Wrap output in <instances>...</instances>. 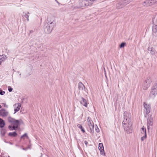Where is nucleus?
<instances>
[{"label":"nucleus","mask_w":157,"mask_h":157,"mask_svg":"<svg viewBox=\"0 0 157 157\" xmlns=\"http://www.w3.org/2000/svg\"><path fill=\"white\" fill-rule=\"evenodd\" d=\"M124 119L122 124L124 129L127 133L132 132V123L131 119V114L130 113L125 112L124 113Z\"/></svg>","instance_id":"obj_1"},{"label":"nucleus","mask_w":157,"mask_h":157,"mask_svg":"<svg viewBox=\"0 0 157 157\" xmlns=\"http://www.w3.org/2000/svg\"><path fill=\"white\" fill-rule=\"evenodd\" d=\"M144 106L145 109L146 114L145 115V117H147V129L149 130L150 129L152 128L153 123V118L151 114L150 113L151 109L150 105L144 102Z\"/></svg>","instance_id":"obj_2"},{"label":"nucleus","mask_w":157,"mask_h":157,"mask_svg":"<svg viewBox=\"0 0 157 157\" xmlns=\"http://www.w3.org/2000/svg\"><path fill=\"white\" fill-rule=\"evenodd\" d=\"M55 25L54 20L52 17H49L47 18L46 22L44 26L45 33L49 34L52 32Z\"/></svg>","instance_id":"obj_3"},{"label":"nucleus","mask_w":157,"mask_h":157,"mask_svg":"<svg viewBox=\"0 0 157 157\" xmlns=\"http://www.w3.org/2000/svg\"><path fill=\"white\" fill-rule=\"evenodd\" d=\"M151 82V79L150 77L147 78L144 82L142 88L144 90H146L149 87Z\"/></svg>","instance_id":"obj_4"},{"label":"nucleus","mask_w":157,"mask_h":157,"mask_svg":"<svg viewBox=\"0 0 157 157\" xmlns=\"http://www.w3.org/2000/svg\"><path fill=\"white\" fill-rule=\"evenodd\" d=\"M87 121L88 125L90 128V130H89V131L91 133L93 134L94 132V123L92 120L89 117H87Z\"/></svg>","instance_id":"obj_5"},{"label":"nucleus","mask_w":157,"mask_h":157,"mask_svg":"<svg viewBox=\"0 0 157 157\" xmlns=\"http://www.w3.org/2000/svg\"><path fill=\"white\" fill-rule=\"evenodd\" d=\"M130 2V0H121V2L117 4V8L118 9L122 8Z\"/></svg>","instance_id":"obj_6"},{"label":"nucleus","mask_w":157,"mask_h":157,"mask_svg":"<svg viewBox=\"0 0 157 157\" xmlns=\"http://www.w3.org/2000/svg\"><path fill=\"white\" fill-rule=\"evenodd\" d=\"M157 94V86L153 87L149 94V97L151 99H154Z\"/></svg>","instance_id":"obj_7"},{"label":"nucleus","mask_w":157,"mask_h":157,"mask_svg":"<svg viewBox=\"0 0 157 157\" xmlns=\"http://www.w3.org/2000/svg\"><path fill=\"white\" fill-rule=\"evenodd\" d=\"M97 0H82V3L83 4V5L81 6H90L93 3L94 1H95Z\"/></svg>","instance_id":"obj_8"},{"label":"nucleus","mask_w":157,"mask_h":157,"mask_svg":"<svg viewBox=\"0 0 157 157\" xmlns=\"http://www.w3.org/2000/svg\"><path fill=\"white\" fill-rule=\"evenodd\" d=\"M8 121L11 124H19V121L18 120H16L14 118L9 117L8 118Z\"/></svg>","instance_id":"obj_9"},{"label":"nucleus","mask_w":157,"mask_h":157,"mask_svg":"<svg viewBox=\"0 0 157 157\" xmlns=\"http://www.w3.org/2000/svg\"><path fill=\"white\" fill-rule=\"evenodd\" d=\"M21 105L19 103H17L14 105L13 106L14 107V113H15L17 112L18 111L21 107Z\"/></svg>","instance_id":"obj_10"},{"label":"nucleus","mask_w":157,"mask_h":157,"mask_svg":"<svg viewBox=\"0 0 157 157\" xmlns=\"http://www.w3.org/2000/svg\"><path fill=\"white\" fill-rule=\"evenodd\" d=\"M9 114L8 111L4 109H1V116L2 117H6Z\"/></svg>","instance_id":"obj_11"},{"label":"nucleus","mask_w":157,"mask_h":157,"mask_svg":"<svg viewBox=\"0 0 157 157\" xmlns=\"http://www.w3.org/2000/svg\"><path fill=\"white\" fill-rule=\"evenodd\" d=\"M98 149L100 151V153L101 155H105V153L104 152V150L103 144L102 143H100L99 144Z\"/></svg>","instance_id":"obj_12"},{"label":"nucleus","mask_w":157,"mask_h":157,"mask_svg":"<svg viewBox=\"0 0 157 157\" xmlns=\"http://www.w3.org/2000/svg\"><path fill=\"white\" fill-rule=\"evenodd\" d=\"M80 100V103L85 107H87L88 103L86 100L83 97H82Z\"/></svg>","instance_id":"obj_13"},{"label":"nucleus","mask_w":157,"mask_h":157,"mask_svg":"<svg viewBox=\"0 0 157 157\" xmlns=\"http://www.w3.org/2000/svg\"><path fill=\"white\" fill-rule=\"evenodd\" d=\"M13 125V126L9 125L8 127L9 128L10 130H16L20 125V123H19V124H16V125Z\"/></svg>","instance_id":"obj_14"},{"label":"nucleus","mask_w":157,"mask_h":157,"mask_svg":"<svg viewBox=\"0 0 157 157\" xmlns=\"http://www.w3.org/2000/svg\"><path fill=\"white\" fill-rule=\"evenodd\" d=\"M152 34L155 36H157V25H155L152 27Z\"/></svg>","instance_id":"obj_15"},{"label":"nucleus","mask_w":157,"mask_h":157,"mask_svg":"<svg viewBox=\"0 0 157 157\" xmlns=\"http://www.w3.org/2000/svg\"><path fill=\"white\" fill-rule=\"evenodd\" d=\"M78 88L79 90H83L85 89V87L84 85L81 82L78 83Z\"/></svg>","instance_id":"obj_16"},{"label":"nucleus","mask_w":157,"mask_h":157,"mask_svg":"<svg viewBox=\"0 0 157 157\" xmlns=\"http://www.w3.org/2000/svg\"><path fill=\"white\" fill-rule=\"evenodd\" d=\"M30 14V13L27 12V13H25V12H23V17H25L27 19V21H29V14Z\"/></svg>","instance_id":"obj_17"},{"label":"nucleus","mask_w":157,"mask_h":157,"mask_svg":"<svg viewBox=\"0 0 157 157\" xmlns=\"http://www.w3.org/2000/svg\"><path fill=\"white\" fill-rule=\"evenodd\" d=\"M148 51H150V53L152 55H153L155 54V52L153 49V48L152 47H149L147 49Z\"/></svg>","instance_id":"obj_18"},{"label":"nucleus","mask_w":157,"mask_h":157,"mask_svg":"<svg viewBox=\"0 0 157 157\" xmlns=\"http://www.w3.org/2000/svg\"><path fill=\"white\" fill-rule=\"evenodd\" d=\"M8 135L10 136L15 137L17 135V134L15 132H11L9 133Z\"/></svg>","instance_id":"obj_19"},{"label":"nucleus","mask_w":157,"mask_h":157,"mask_svg":"<svg viewBox=\"0 0 157 157\" xmlns=\"http://www.w3.org/2000/svg\"><path fill=\"white\" fill-rule=\"evenodd\" d=\"M7 58V56L5 55H2V56L1 55V62L5 60Z\"/></svg>","instance_id":"obj_20"},{"label":"nucleus","mask_w":157,"mask_h":157,"mask_svg":"<svg viewBox=\"0 0 157 157\" xmlns=\"http://www.w3.org/2000/svg\"><path fill=\"white\" fill-rule=\"evenodd\" d=\"M141 133L144 135L146 134V129L144 126L141 129Z\"/></svg>","instance_id":"obj_21"},{"label":"nucleus","mask_w":157,"mask_h":157,"mask_svg":"<svg viewBox=\"0 0 157 157\" xmlns=\"http://www.w3.org/2000/svg\"><path fill=\"white\" fill-rule=\"evenodd\" d=\"M152 21L153 22L154 25H157V16L153 18Z\"/></svg>","instance_id":"obj_22"},{"label":"nucleus","mask_w":157,"mask_h":157,"mask_svg":"<svg viewBox=\"0 0 157 157\" xmlns=\"http://www.w3.org/2000/svg\"><path fill=\"white\" fill-rule=\"evenodd\" d=\"M5 124V121L3 119L1 118V128L4 127Z\"/></svg>","instance_id":"obj_23"},{"label":"nucleus","mask_w":157,"mask_h":157,"mask_svg":"<svg viewBox=\"0 0 157 157\" xmlns=\"http://www.w3.org/2000/svg\"><path fill=\"white\" fill-rule=\"evenodd\" d=\"M77 126L78 128L81 129V130L82 132L84 133L85 132V130L83 128L81 124H78L77 125Z\"/></svg>","instance_id":"obj_24"},{"label":"nucleus","mask_w":157,"mask_h":157,"mask_svg":"<svg viewBox=\"0 0 157 157\" xmlns=\"http://www.w3.org/2000/svg\"><path fill=\"white\" fill-rule=\"evenodd\" d=\"M142 4L144 6H148V1L147 0H146V1L144 2Z\"/></svg>","instance_id":"obj_25"},{"label":"nucleus","mask_w":157,"mask_h":157,"mask_svg":"<svg viewBox=\"0 0 157 157\" xmlns=\"http://www.w3.org/2000/svg\"><path fill=\"white\" fill-rule=\"evenodd\" d=\"M94 127L95 128V131L96 132H99V129L98 128L97 125L94 126Z\"/></svg>","instance_id":"obj_26"},{"label":"nucleus","mask_w":157,"mask_h":157,"mask_svg":"<svg viewBox=\"0 0 157 157\" xmlns=\"http://www.w3.org/2000/svg\"><path fill=\"white\" fill-rule=\"evenodd\" d=\"M6 133V130L4 129H2L1 130V134L3 136H4Z\"/></svg>","instance_id":"obj_27"},{"label":"nucleus","mask_w":157,"mask_h":157,"mask_svg":"<svg viewBox=\"0 0 157 157\" xmlns=\"http://www.w3.org/2000/svg\"><path fill=\"white\" fill-rule=\"evenodd\" d=\"M147 137L146 134L144 135L141 138V139L142 141H143Z\"/></svg>","instance_id":"obj_28"},{"label":"nucleus","mask_w":157,"mask_h":157,"mask_svg":"<svg viewBox=\"0 0 157 157\" xmlns=\"http://www.w3.org/2000/svg\"><path fill=\"white\" fill-rule=\"evenodd\" d=\"M125 45V43H122L121 44V45H120V48H123L124 47Z\"/></svg>","instance_id":"obj_29"},{"label":"nucleus","mask_w":157,"mask_h":157,"mask_svg":"<svg viewBox=\"0 0 157 157\" xmlns=\"http://www.w3.org/2000/svg\"><path fill=\"white\" fill-rule=\"evenodd\" d=\"M24 137H26L27 138H28V136H27V134L26 133H25L24 134H23V135H22L21 136V139H22Z\"/></svg>","instance_id":"obj_30"},{"label":"nucleus","mask_w":157,"mask_h":157,"mask_svg":"<svg viewBox=\"0 0 157 157\" xmlns=\"http://www.w3.org/2000/svg\"><path fill=\"white\" fill-rule=\"evenodd\" d=\"M83 4L82 3V1H81L79 3V6H78L79 8H82L84 7V6H81L82 5H83Z\"/></svg>","instance_id":"obj_31"},{"label":"nucleus","mask_w":157,"mask_h":157,"mask_svg":"<svg viewBox=\"0 0 157 157\" xmlns=\"http://www.w3.org/2000/svg\"><path fill=\"white\" fill-rule=\"evenodd\" d=\"M150 1H151V3L152 5L156 4L155 0H150Z\"/></svg>","instance_id":"obj_32"},{"label":"nucleus","mask_w":157,"mask_h":157,"mask_svg":"<svg viewBox=\"0 0 157 157\" xmlns=\"http://www.w3.org/2000/svg\"><path fill=\"white\" fill-rule=\"evenodd\" d=\"M8 90L9 92H11L12 91L13 89L10 86H9L8 87Z\"/></svg>","instance_id":"obj_33"},{"label":"nucleus","mask_w":157,"mask_h":157,"mask_svg":"<svg viewBox=\"0 0 157 157\" xmlns=\"http://www.w3.org/2000/svg\"><path fill=\"white\" fill-rule=\"evenodd\" d=\"M2 106H4V107L6 108H7L8 107V106L5 103H2Z\"/></svg>","instance_id":"obj_34"},{"label":"nucleus","mask_w":157,"mask_h":157,"mask_svg":"<svg viewBox=\"0 0 157 157\" xmlns=\"http://www.w3.org/2000/svg\"><path fill=\"white\" fill-rule=\"evenodd\" d=\"M5 93V92L4 91H3L2 90H1V95H2Z\"/></svg>","instance_id":"obj_35"},{"label":"nucleus","mask_w":157,"mask_h":157,"mask_svg":"<svg viewBox=\"0 0 157 157\" xmlns=\"http://www.w3.org/2000/svg\"><path fill=\"white\" fill-rule=\"evenodd\" d=\"M147 1H148V4L149 6H151V1H150V0H147Z\"/></svg>","instance_id":"obj_36"},{"label":"nucleus","mask_w":157,"mask_h":157,"mask_svg":"<svg viewBox=\"0 0 157 157\" xmlns=\"http://www.w3.org/2000/svg\"><path fill=\"white\" fill-rule=\"evenodd\" d=\"M21 147V148L23 150H25V151L27 150V149H28L27 148H24L23 147Z\"/></svg>","instance_id":"obj_37"},{"label":"nucleus","mask_w":157,"mask_h":157,"mask_svg":"<svg viewBox=\"0 0 157 157\" xmlns=\"http://www.w3.org/2000/svg\"><path fill=\"white\" fill-rule=\"evenodd\" d=\"M84 142L85 144L86 145V146H87V144H88V142L87 141L85 140L84 141Z\"/></svg>","instance_id":"obj_38"},{"label":"nucleus","mask_w":157,"mask_h":157,"mask_svg":"<svg viewBox=\"0 0 157 157\" xmlns=\"http://www.w3.org/2000/svg\"><path fill=\"white\" fill-rule=\"evenodd\" d=\"M155 1L156 3V4H157V0H155Z\"/></svg>","instance_id":"obj_39"},{"label":"nucleus","mask_w":157,"mask_h":157,"mask_svg":"<svg viewBox=\"0 0 157 157\" xmlns=\"http://www.w3.org/2000/svg\"><path fill=\"white\" fill-rule=\"evenodd\" d=\"M27 148L30 149V147H28Z\"/></svg>","instance_id":"obj_40"},{"label":"nucleus","mask_w":157,"mask_h":157,"mask_svg":"<svg viewBox=\"0 0 157 157\" xmlns=\"http://www.w3.org/2000/svg\"><path fill=\"white\" fill-rule=\"evenodd\" d=\"M32 32H33V31H30V33H31Z\"/></svg>","instance_id":"obj_41"},{"label":"nucleus","mask_w":157,"mask_h":157,"mask_svg":"<svg viewBox=\"0 0 157 157\" xmlns=\"http://www.w3.org/2000/svg\"><path fill=\"white\" fill-rule=\"evenodd\" d=\"M56 1V2H58V1L56 0H55Z\"/></svg>","instance_id":"obj_42"}]
</instances>
